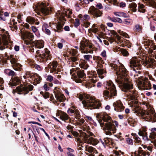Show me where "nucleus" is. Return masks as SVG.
<instances>
[{"label": "nucleus", "instance_id": "obj_54", "mask_svg": "<svg viewBox=\"0 0 156 156\" xmlns=\"http://www.w3.org/2000/svg\"><path fill=\"white\" fill-rule=\"evenodd\" d=\"M32 67L39 71H40L42 69L41 66L36 64H33L32 66Z\"/></svg>", "mask_w": 156, "mask_h": 156}, {"label": "nucleus", "instance_id": "obj_53", "mask_svg": "<svg viewBox=\"0 0 156 156\" xmlns=\"http://www.w3.org/2000/svg\"><path fill=\"white\" fill-rule=\"evenodd\" d=\"M54 77L50 75H48L47 76L46 80L47 81L51 82L53 81L54 80Z\"/></svg>", "mask_w": 156, "mask_h": 156}, {"label": "nucleus", "instance_id": "obj_5", "mask_svg": "<svg viewBox=\"0 0 156 156\" xmlns=\"http://www.w3.org/2000/svg\"><path fill=\"white\" fill-rule=\"evenodd\" d=\"M37 54L35 57H38L37 60L40 62L45 63L48 60H51L52 56L51 52L47 48L44 50H37L36 52Z\"/></svg>", "mask_w": 156, "mask_h": 156}, {"label": "nucleus", "instance_id": "obj_41", "mask_svg": "<svg viewBox=\"0 0 156 156\" xmlns=\"http://www.w3.org/2000/svg\"><path fill=\"white\" fill-rule=\"evenodd\" d=\"M137 5L134 2L131 3L129 5V7L131 10L133 12H136V11Z\"/></svg>", "mask_w": 156, "mask_h": 156}, {"label": "nucleus", "instance_id": "obj_62", "mask_svg": "<svg viewBox=\"0 0 156 156\" xmlns=\"http://www.w3.org/2000/svg\"><path fill=\"white\" fill-rule=\"evenodd\" d=\"M78 52L77 50L73 49H72V51H70V53L71 54L72 56H76V55Z\"/></svg>", "mask_w": 156, "mask_h": 156}, {"label": "nucleus", "instance_id": "obj_48", "mask_svg": "<svg viewBox=\"0 0 156 156\" xmlns=\"http://www.w3.org/2000/svg\"><path fill=\"white\" fill-rule=\"evenodd\" d=\"M97 72L99 75H101L103 74L105 75L106 73V71L103 69H99L97 70Z\"/></svg>", "mask_w": 156, "mask_h": 156}, {"label": "nucleus", "instance_id": "obj_49", "mask_svg": "<svg viewBox=\"0 0 156 156\" xmlns=\"http://www.w3.org/2000/svg\"><path fill=\"white\" fill-rule=\"evenodd\" d=\"M11 58H12V59L11 60L10 62L13 65L17 63V62L18 61V59L14 57V56L13 57L12 55L11 56Z\"/></svg>", "mask_w": 156, "mask_h": 156}, {"label": "nucleus", "instance_id": "obj_43", "mask_svg": "<svg viewBox=\"0 0 156 156\" xmlns=\"http://www.w3.org/2000/svg\"><path fill=\"white\" fill-rule=\"evenodd\" d=\"M150 27L151 30L154 31L156 29V23L154 21H151L150 23Z\"/></svg>", "mask_w": 156, "mask_h": 156}, {"label": "nucleus", "instance_id": "obj_9", "mask_svg": "<svg viewBox=\"0 0 156 156\" xmlns=\"http://www.w3.org/2000/svg\"><path fill=\"white\" fill-rule=\"evenodd\" d=\"M129 61L130 67L132 68L136 73L140 74L141 72L139 70L142 69V65L140 63V61L137 58L134 59L132 58Z\"/></svg>", "mask_w": 156, "mask_h": 156}, {"label": "nucleus", "instance_id": "obj_7", "mask_svg": "<svg viewBox=\"0 0 156 156\" xmlns=\"http://www.w3.org/2000/svg\"><path fill=\"white\" fill-rule=\"evenodd\" d=\"M80 44V48L82 53H93L92 44L87 40L81 41Z\"/></svg>", "mask_w": 156, "mask_h": 156}, {"label": "nucleus", "instance_id": "obj_21", "mask_svg": "<svg viewBox=\"0 0 156 156\" xmlns=\"http://www.w3.org/2000/svg\"><path fill=\"white\" fill-rule=\"evenodd\" d=\"M113 106L114 107L115 111L118 112H121L123 111L125 107L123 105L121 102L117 101L113 103Z\"/></svg>", "mask_w": 156, "mask_h": 156}, {"label": "nucleus", "instance_id": "obj_64", "mask_svg": "<svg viewBox=\"0 0 156 156\" xmlns=\"http://www.w3.org/2000/svg\"><path fill=\"white\" fill-rule=\"evenodd\" d=\"M108 41L111 43H112L114 41H116V40L114 38L112 37L109 38L108 39Z\"/></svg>", "mask_w": 156, "mask_h": 156}, {"label": "nucleus", "instance_id": "obj_6", "mask_svg": "<svg viewBox=\"0 0 156 156\" xmlns=\"http://www.w3.org/2000/svg\"><path fill=\"white\" fill-rule=\"evenodd\" d=\"M34 88V86L31 84L28 85L21 84L19 86L16 87V90H13L14 92H16L19 94H23L25 95L28 94L30 91L32 90Z\"/></svg>", "mask_w": 156, "mask_h": 156}, {"label": "nucleus", "instance_id": "obj_27", "mask_svg": "<svg viewBox=\"0 0 156 156\" xmlns=\"http://www.w3.org/2000/svg\"><path fill=\"white\" fill-rule=\"evenodd\" d=\"M37 21L38 20L37 19H35L30 16L27 17L26 19L27 22L31 24H34L35 23L36 25H38L40 22L39 21Z\"/></svg>", "mask_w": 156, "mask_h": 156}, {"label": "nucleus", "instance_id": "obj_34", "mask_svg": "<svg viewBox=\"0 0 156 156\" xmlns=\"http://www.w3.org/2000/svg\"><path fill=\"white\" fill-rule=\"evenodd\" d=\"M146 8L145 6L143 4L140 3L138 4V12L144 13L146 11Z\"/></svg>", "mask_w": 156, "mask_h": 156}, {"label": "nucleus", "instance_id": "obj_46", "mask_svg": "<svg viewBox=\"0 0 156 156\" xmlns=\"http://www.w3.org/2000/svg\"><path fill=\"white\" fill-rule=\"evenodd\" d=\"M142 30V28L140 25H135L134 28V30L136 32H140Z\"/></svg>", "mask_w": 156, "mask_h": 156}, {"label": "nucleus", "instance_id": "obj_47", "mask_svg": "<svg viewBox=\"0 0 156 156\" xmlns=\"http://www.w3.org/2000/svg\"><path fill=\"white\" fill-rule=\"evenodd\" d=\"M118 32L120 35H122L125 37L129 38V36L126 33L120 30H118Z\"/></svg>", "mask_w": 156, "mask_h": 156}, {"label": "nucleus", "instance_id": "obj_15", "mask_svg": "<svg viewBox=\"0 0 156 156\" xmlns=\"http://www.w3.org/2000/svg\"><path fill=\"white\" fill-rule=\"evenodd\" d=\"M90 13L93 15L94 18H98L102 16L103 12L98 9L96 8L94 6L91 7L90 11Z\"/></svg>", "mask_w": 156, "mask_h": 156}, {"label": "nucleus", "instance_id": "obj_2", "mask_svg": "<svg viewBox=\"0 0 156 156\" xmlns=\"http://www.w3.org/2000/svg\"><path fill=\"white\" fill-rule=\"evenodd\" d=\"M96 117L101 127L104 126L103 129L107 130L105 131L106 135H111L116 132L118 125L117 122L115 121L114 122L110 116L104 113H98Z\"/></svg>", "mask_w": 156, "mask_h": 156}, {"label": "nucleus", "instance_id": "obj_4", "mask_svg": "<svg viewBox=\"0 0 156 156\" xmlns=\"http://www.w3.org/2000/svg\"><path fill=\"white\" fill-rule=\"evenodd\" d=\"M82 103L86 109H99L101 106V103L96 100L94 97H90L82 101Z\"/></svg>", "mask_w": 156, "mask_h": 156}, {"label": "nucleus", "instance_id": "obj_37", "mask_svg": "<svg viewBox=\"0 0 156 156\" xmlns=\"http://www.w3.org/2000/svg\"><path fill=\"white\" fill-rule=\"evenodd\" d=\"M22 66L18 63H17L12 65L13 69L15 70L18 71H21L22 70Z\"/></svg>", "mask_w": 156, "mask_h": 156}, {"label": "nucleus", "instance_id": "obj_28", "mask_svg": "<svg viewBox=\"0 0 156 156\" xmlns=\"http://www.w3.org/2000/svg\"><path fill=\"white\" fill-rule=\"evenodd\" d=\"M104 140L105 141V144L107 146L111 145L113 147L115 145L113 139L111 138L108 137L105 138Z\"/></svg>", "mask_w": 156, "mask_h": 156}, {"label": "nucleus", "instance_id": "obj_16", "mask_svg": "<svg viewBox=\"0 0 156 156\" xmlns=\"http://www.w3.org/2000/svg\"><path fill=\"white\" fill-rule=\"evenodd\" d=\"M54 28L53 25H51V23H49L48 25L46 23H44L42 25V30L45 34L48 35H50L51 34L50 30Z\"/></svg>", "mask_w": 156, "mask_h": 156}, {"label": "nucleus", "instance_id": "obj_59", "mask_svg": "<svg viewBox=\"0 0 156 156\" xmlns=\"http://www.w3.org/2000/svg\"><path fill=\"white\" fill-rule=\"evenodd\" d=\"M126 142L128 144L131 145H133V140L132 139L130 138H126Z\"/></svg>", "mask_w": 156, "mask_h": 156}, {"label": "nucleus", "instance_id": "obj_44", "mask_svg": "<svg viewBox=\"0 0 156 156\" xmlns=\"http://www.w3.org/2000/svg\"><path fill=\"white\" fill-rule=\"evenodd\" d=\"M40 94L42 95L45 99L48 98L50 97L49 93L46 91H45L44 92L43 91H41L40 92Z\"/></svg>", "mask_w": 156, "mask_h": 156}, {"label": "nucleus", "instance_id": "obj_13", "mask_svg": "<svg viewBox=\"0 0 156 156\" xmlns=\"http://www.w3.org/2000/svg\"><path fill=\"white\" fill-rule=\"evenodd\" d=\"M55 87L54 90V93L55 98L58 101L63 102L65 101L66 98L64 95L59 90V88Z\"/></svg>", "mask_w": 156, "mask_h": 156}, {"label": "nucleus", "instance_id": "obj_33", "mask_svg": "<svg viewBox=\"0 0 156 156\" xmlns=\"http://www.w3.org/2000/svg\"><path fill=\"white\" fill-rule=\"evenodd\" d=\"M4 73L9 76H16L17 74L13 70L9 69H6L4 70Z\"/></svg>", "mask_w": 156, "mask_h": 156}, {"label": "nucleus", "instance_id": "obj_57", "mask_svg": "<svg viewBox=\"0 0 156 156\" xmlns=\"http://www.w3.org/2000/svg\"><path fill=\"white\" fill-rule=\"evenodd\" d=\"M70 59L72 62H74L78 60V58L77 56H72L70 57Z\"/></svg>", "mask_w": 156, "mask_h": 156}, {"label": "nucleus", "instance_id": "obj_56", "mask_svg": "<svg viewBox=\"0 0 156 156\" xmlns=\"http://www.w3.org/2000/svg\"><path fill=\"white\" fill-rule=\"evenodd\" d=\"M119 13V16H122L124 17H128L129 15L128 14L122 12H118Z\"/></svg>", "mask_w": 156, "mask_h": 156}, {"label": "nucleus", "instance_id": "obj_19", "mask_svg": "<svg viewBox=\"0 0 156 156\" xmlns=\"http://www.w3.org/2000/svg\"><path fill=\"white\" fill-rule=\"evenodd\" d=\"M51 24V25H53L54 28H53V30L54 31L59 33L63 31V27L64 25L63 23L58 22Z\"/></svg>", "mask_w": 156, "mask_h": 156}, {"label": "nucleus", "instance_id": "obj_20", "mask_svg": "<svg viewBox=\"0 0 156 156\" xmlns=\"http://www.w3.org/2000/svg\"><path fill=\"white\" fill-rule=\"evenodd\" d=\"M5 48L12 50V48L8 41L4 40L2 41L0 39V50H3Z\"/></svg>", "mask_w": 156, "mask_h": 156}, {"label": "nucleus", "instance_id": "obj_31", "mask_svg": "<svg viewBox=\"0 0 156 156\" xmlns=\"http://www.w3.org/2000/svg\"><path fill=\"white\" fill-rule=\"evenodd\" d=\"M59 115L60 119L62 120L65 121L68 120L70 118L67 114L62 111H60V112L59 113Z\"/></svg>", "mask_w": 156, "mask_h": 156}, {"label": "nucleus", "instance_id": "obj_38", "mask_svg": "<svg viewBox=\"0 0 156 156\" xmlns=\"http://www.w3.org/2000/svg\"><path fill=\"white\" fill-rule=\"evenodd\" d=\"M17 22L16 21L14 23H13L12 24L9 25V27L10 28V29L13 31L16 32L18 30V27L17 26Z\"/></svg>", "mask_w": 156, "mask_h": 156}, {"label": "nucleus", "instance_id": "obj_29", "mask_svg": "<svg viewBox=\"0 0 156 156\" xmlns=\"http://www.w3.org/2000/svg\"><path fill=\"white\" fill-rule=\"evenodd\" d=\"M34 44L35 47L40 48H43L44 47V42L43 41L36 40L34 42Z\"/></svg>", "mask_w": 156, "mask_h": 156}, {"label": "nucleus", "instance_id": "obj_1", "mask_svg": "<svg viewBox=\"0 0 156 156\" xmlns=\"http://www.w3.org/2000/svg\"><path fill=\"white\" fill-rule=\"evenodd\" d=\"M109 66L116 70V74L118 76L115 81L118 84L121 86L122 90L127 93V97L132 101L131 106L134 113L138 116H141L146 121L152 122H156V113L153 108H148L147 110H143L139 106L140 104L137 100L138 97L137 92L135 89L133 90V84L128 81L126 78L128 71L123 65L118 67L115 62L110 63Z\"/></svg>", "mask_w": 156, "mask_h": 156}, {"label": "nucleus", "instance_id": "obj_58", "mask_svg": "<svg viewBox=\"0 0 156 156\" xmlns=\"http://www.w3.org/2000/svg\"><path fill=\"white\" fill-rule=\"evenodd\" d=\"M87 151L89 153H92L94 150V148L92 147L87 146L86 147Z\"/></svg>", "mask_w": 156, "mask_h": 156}, {"label": "nucleus", "instance_id": "obj_22", "mask_svg": "<svg viewBox=\"0 0 156 156\" xmlns=\"http://www.w3.org/2000/svg\"><path fill=\"white\" fill-rule=\"evenodd\" d=\"M93 58V60L97 63L98 66L100 68H103V64H104L105 62L101 57L94 56Z\"/></svg>", "mask_w": 156, "mask_h": 156}, {"label": "nucleus", "instance_id": "obj_11", "mask_svg": "<svg viewBox=\"0 0 156 156\" xmlns=\"http://www.w3.org/2000/svg\"><path fill=\"white\" fill-rule=\"evenodd\" d=\"M82 135H83V141L81 140V139L79 137H78L76 138L77 140V141L80 144H83V142H86L87 141H92L94 140V139L92 137H90L89 138L90 136H92L94 135L93 134L90 132H87V133L82 132L81 133Z\"/></svg>", "mask_w": 156, "mask_h": 156}, {"label": "nucleus", "instance_id": "obj_36", "mask_svg": "<svg viewBox=\"0 0 156 156\" xmlns=\"http://www.w3.org/2000/svg\"><path fill=\"white\" fill-rule=\"evenodd\" d=\"M131 135L133 136V138L134 139V142L137 144H140L141 143V139L139 137L136 133H132Z\"/></svg>", "mask_w": 156, "mask_h": 156}, {"label": "nucleus", "instance_id": "obj_63", "mask_svg": "<svg viewBox=\"0 0 156 156\" xmlns=\"http://www.w3.org/2000/svg\"><path fill=\"white\" fill-rule=\"evenodd\" d=\"M144 1L145 2L151 5H152L153 3H155V2L153 0H144Z\"/></svg>", "mask_w": 156, "mask_h": 156}, {"label": "nucleus", "instance_id": "obj_45", "mask_svg": "<svg viewBox=\"0 0 156 156\" xmlns=\"http://www.w3.org/2000/svg\"><path fill=\"white\" fill-rule=\"evenodd\" d=\"M121 53L124 56H128L129 55V53L126 49L124 48H121L120 50Z\"/></svg>", "mask_w": 156, "mask_h": 156}, {"label": "nucleus", "instance_id": "obj_32", "mask_svg": "<svg viewBox=\"0 0 156 156\" xmlns=\"http://www.w3.org/2000/svg\"><path fill=\"white\" fill-rule=\"evenodd\" d=\"M110 33L112 34L111 36V37H112V36H113L112 37L113 38H114L115 39L117 40L118 41L119 40H121V37H120L117 33L114 30H111L110 31Z\"/></svg>", "mask_w": 156, "mask_h": 156}, {"label": "nucleus", "instance_id": "obj_25", "mask_svg": "<svg viewBox=\"0 0 156 156\" xmlns=\"http://www.w3.org/2000/svg\"><path fill=\"white\" fill-rule=\"evenodd\" d=\"M146 131L147 130L145 129H139L138 134L139 136H142L144 140L148 141L149 140V139L147 137V134Z\"/></svg>", "mask_w": 156, "mask_h": 156}, {"label": "nucleus", "instance_id": "obj_24", "mask_svg": "<svg viewBox=\"0 0 156 156\" xmlns=\"http://www.w3.org/2000/svg\"><path fill=\"white\" fill-rule=\"evenodd\" d=\"M42 80L41 76L38 74L34 73L31 81V83H33L34 85H36L37 84L40 83Z\"/></svg>", "mask_w": 156, "mask_h": 156}, {"label": "nucleus", "instance_id": "obj_12", "mask_svg": "<svg viewBox=\"0 0 156 156\" xmlns=\"http://www.w3.org/2000/svg\"><path fill=\"white\" fill-rule=\"evenodd\" d=\"M24 40H26L25 42L27 44H30L31 45V47H34V41L33 38L34 35L32 33L30 32H26L24 33L23 35Z\"/></svg>", "mask_w": 156, "mask_h": 156}, {"label": "nucleus", "instance_id": "obj_3", "mask_svg": "<svg viewBox=\"0 0 156 156\" xmlns=\"http://www.w3.org/2000/svg\"><path fill=\"white\" fill-rule=\"evenodd\" d=\"M106 88L107 90L103 92V95L104 98L107 100V99L114 98V97L117 95V90L115 85L112 81L109 80L106 83Z\"/></svg>", "mask_w": 156, "mask_h": 156}, {"label": "nucleus", "instance_id": "obj_18", "mask_svg": "<svg viewBox=\"0 0 156 156\" xmlns=\"http://www.w3.org/2000/svg\"><path fill=\"white\" fill-rule=\"evenodd\" d=\"M48 5L49 4L48 3L42 2L39 5L40 7L41 12L46 15H49L50 12V9L47 7Z\"/></svg>", "mask_w": 156, "mask_h": 156}, {"label": "nucleus", "instance_id": "obj_8", "mask_svg": "<svg viewBox=\"0 0 156 156\" xmlns=\"http://www.w3.org/2000/svg\"><path fill=\"white\" fill-rule=\"evenodd\" d=\"M76 69L73 75V80L76 83H81L83 80L86 77V74L84 70H80L78 68H77Z\"/></svg>", "mask_w": 156, "mask_h": 156}, {"label": "nucleus", "instance_id": "obj_55", "mask_svg": "<svg viewBox=\"0 0 156 156\" xmlns=\"http://www.w3.org/2000/svg\"><path fill=\"white\" fill-rule=\"evenodd\" d=\"M131 22V20L130 19H126L123 21L122 23L127 25H129Z\"/></svg>", "mask_w": 156, "mask_h": 156}, {"label": "nucleus", "instance_id": "obj_23", "mask_svg": "<svg viewBox=\"0 0 156 156\" xmlns=\"http://www.w3.org/2000/svg\"><path fill=\"white\" fill-rule=\"evenodd\" d=\"M58 63L55 60L50 62L48 65V67L50 69V72L53 73L57 71L56 68L57 66Z\"/></svg>", "mask_w": 156, "mask_h": 156}, {"label": "nucleus", "instance_id": "obj_17", "mask_svg": "<svg viewBox=\"0 0 156 156\" xmlns=\"http://www.w3.org/2000/svg\"><path fill=\"white\" fill-rule=\"evenodd\" d=\"M21 78L16 76L12 77L9 83L10 87H12L13 86H16L17 85L21 84Z\"/></svg>", "mask_w": 156, "mask_h": 156}, {"label": "nucleus", "instance_id": "obj_60", "mask_svg": "<svg viewBox=\"0 0 156 156\" xmlns=\"http://www.w3.org/2000/svg\"><path fill=\"white\" fill-rule=\"evenodd\" d=\"M90 24V22H88V21H86L84 22L83 24H82L81 25V26H84L86 28H87L89 26Z\"/></svg>", "mask_w": 156, "mask_h": 156}, {"label": "nucleus", "instance_id": "obj_39", "mask_svg": "<svg viewBox=\"0 0 156 156\" xmlns=\"http://www.w3.org/2000/svg\"><path fill=\"white\" fill-rule=\"evenodd\" d=\"M121 41L119 40V41L121 42V43H122V47L127 46L130 43V42L129 41L124 39L123 38L122 39L121 37Z\"/></svg>", "mask_w": 156, "mask_h": 156}, {"label": "nucleus", "instance_id": "obj_61", "mask_svg": "<svg viewBox=\"0 0 156 156\" xmlns=\"http://www.w3.org/2000/svg\"><path fill=\"white\" fill-rule=\"evenodd\" d=\"M83 57L85 60L88 61H90V59L92 58V56L90 55H84Z\"/></svg>", "mask_w": 156, "mask_h": 156}, {"label": "nucleus", "instance_id": "obj_42", "mask_svg": "<svg viewBox=\"0 0 156 156\" xmlns=\"http://www.w3.org/2000/svg\"><path fill=\"white\" fill-rule=\"evenodd\" d=\"M128 123L130 126L133 127L136 125V121L134 120L132 118H130L128 119Z\"/></svg>", "mask_w": 156, "mask_h": 156}, {"label": "nucleus", "instance_id": "obj_52", "mask_svg": "<svg viewBox=\"0 0 156 156\" xmlns=\"http://www.w3.org/2000/svg\"><path fill=\"white\" fill-rule=\"evenodd\" d=\"M149 138L152 140L156 138V132H151L150 133Z\"/></svg>", "mask_w": 156, "mask_h": 156}, {"label": "nucleus", "instance_id": "obj_14", "mask_svg": "<svg viewBox=\"0 0 156 156\" xmlns=\"http://www.w3.org/2000/svg\"><path fill=\"white\" fill-rule=\"evenodd\" d=\"M67 112L69 115H72L73 114L76 119L79 120L80 118V115L79 111L76 109V107L74 106H72L69 108L67 111Z\"/></svg>", "mask_w": 156, "mask_h": 156}, {"label": "nucleus", "instance_id": "obj_10", "mask_svg": "<svg viewBox=\"0 0 156 156\" xmlns=\"http://www.w3.org/2000/svg\"><path fill=\"white\" fill-rule=\"evenodd\" d=\"M146 46L145 48H147V51L148 53L151 55H152L156 59V45L154 44L152 41H146L145 44Z\"/></svg>", "mask_w": 156, "mask_h": 156}, {"label": "nucleus", "instance_id": "obj_40", "mask_svg": "<svg viewBox=\"0 0 156 156\" xmlns=\"http://www.w3.org/2000/svg\"><path fill=\"white\" fill-rule=\"evenodd\" d=\"M9 16V13L6 12L3 14L0 12V20L5 21L6 19L5 16Z\"/></svg>", "mask_w": 156, "mask_h": 156}, {"label": "nucleus", "instance_id": "obj_30", "mask_svg": "<svg viewBox=\"0 0 156 156\" xmlns=\"http://www.w3.org/2000/svg\"><path fill=\"white\" fill-rule=\"evenodd\" d=\"M79 66L80 67L84 69H86L89 67V65L87 63V62L85 60H81L80 62Z\"/></svg>", "mask_w": 156, "mask_h": 156}, {"label": "nucleus", "instance_id": "obj_35", "mask_svg": "<svg viewBox=\"0 0 156 156\" xmlns=\"http://www.w3.org/2000/svg\"><path fill=\"white\" fill-rule=\"evenodd\" d=\"M143 86L146 87V89H151V84L150 81L147 78H146L143 82Z\"/></svg>", "mask_w": 156, "mask_h": 156}, {"label": "nucleus", "instance_id": "obj_51", "mask_svg": "<svg viewBox=\"0 0 156 156\" xmlns=\"http://www.w3.org/2000/svg\"><path fill=\"white\" fill-rule=\"evenodd\" d=\"M86 86L87 88L89 89L93 87H94L95 86V85L93 83H92L90 81L87 83Z\"/></svg>", "mask_w": 156, "mask_h": 156}, {"label": "nucleus", "instance_id": "obj_50", "mask_svg": "<svg viewBox=\"0 0 156 156\" xmlns=\"http://www.w3.org/2000/svg\"><path fill=\"white\" fill-rule=\"evenodd\" d=\"M80 22L79 19L78 18H76L75 19V21L74 23V26L75 27L77 28L80 24Z\"/></svg>", "mask_w": 156, "mask_h": 156}, {"label": "nucleus", "instance_id": "obj_26", "mask_svg": "<svg viewBox=\"0 0 156 156\" xmlns=\"http://www.w3.org/2000/svg\"><path fill=\"white\" fill-rule=\"evenodd\" d=\"M35 73H33L31 71H26L25 75L23 76L24 79H28L29 81L32 83L31 81Z\"/></svg>", "mask_w": 156, "mask_h": 156}]
</instances>
